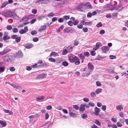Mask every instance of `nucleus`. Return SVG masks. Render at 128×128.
Segmentation results:
<instances>
[{
    "mask_svg": "<svg viewBox=\"0 0 128 128\" xmlns=\"http://www.w3.org/2000/svg\"><path fill=\"white\" fill-rule=\"evenodd\" d=\"M68 60L71 63L75 62V60L77 59V57L74 54H70L68 56Z\"/></svg>",
    "mask_w": 128,
    "mask_h": 128,
    "instance_id": "obj_1",
    "label": "nucleus"
},
{
    "mask_svg": "<svg viewBox=\"0 0 128 128\" xmlns=\"http://www.w3.org/2000/svg\"><path fill=\"white\" fill-rule=\"evenodd\" d=\"M74 29L71 27L66 28L64 30V32L66 33H72L74 32Z\"/></svg>",
    "mask_w": 128,
    "mask_h": 128,
    "instance_id": "obj_2",
    "label": "nucleus"
},
{
    "mask_svg": "<svg viewBox=\"0 0 128 128\" xmlns=\"http://www.w3.org/2000/svg\"><path fill=\"white\" fill-rule=\"evenodd\" d=\"M112 5L110 4H108L105 5L104 7L103 10H112Z\"/></svg>",
    "mask_w": 128,
    "mask_h": 128,
    "instance_id": "obj_3",
    "label": "nucleus"
},
{
    "mask_svg": "<svg viewBox=\"0 0 128 128\" xmlns=\"http://www.w3.org/2000/svg\"><path fill=\"white\" fill-rule=\"evenodd\" d=\"M28 31V28L27 26L24 27V29H21L19 31V33L21 34L25 33Z\"/></svg>",
    "mask_w": 128,
    "mask_h": 128,
    "instance_id": "obj_4",
    "label": "nucleus"
},
{
    "mask_svg": "<svg viewBox=\"0 0 128 128\" xmlns=\"http://www.w3.org/2000/svg\"><path fill=\"white\" fill-rule=\"evenodd\" d=\"M10 51V50L8 49H4L2 51L0 52V55L2 56L6 54L9 51Z\"/></svg>",
    "mask_w": 128,
    "mask_h": 128,
    "instance_id": "obj_5",
    "label": "nucleus"
},
{
    "mask_svg": "<svg viewBox=\"0 0 128 128\" xmlns=\"http://www.w3.org/2000/svg\"><path fill=\"white\" fill-rule=\"evenodd\" d=\"M102 51L104 53H106V52L109 50V48L107 46H104L101 48Z\"/></svg>",
    "mask_w": 128,
    "mask_h": 128,
    "instance_id": "obj_6",
    "label": "nucleus"
},
{
    "mask_svg": "<svg viewBox=\"0 0 128 128\" xmlns=\"http://www.w3.org/2000/svg\"><path fill=\"white\" fill-rule=\"evenodd\" d=\"M94 110L95 112H94V114L96 116L98 115L100 111V109L96 107L94 108Z\"/></svg>",
    "mask_w": 128,
    "mask_h": 128,
    "instance_id": "obj_7",
    "label": "nucleus"
},
{
    "mask_svg": "<svg viewBox=\"0 0 128 128\" xmlns=\"http://www.w3.org/2000/svg\"><path fill=\"white\" fill-rule=\"evenodd\" d=\"M46 76V75L44 74H42L38 75L37 78L38 79H41L45 78Z\"/></svg>",
    "mask_w": 128,
    "mask_h": 128,
    "instance_id": "obj_8",
    "label": "nucleus"
},
{
    "mask_svg": "<svg viewBox=\"0 0 128 128\" xmlns=\"http://www.w3.org/2000/svg\"><path fill=\"white\" fill-rule=\"evenodd\" d=\"M88 68L90 70H93L94 68V66L92 64L90 63H88Z\"/></svg>",
    "mask_w": 128,
    "mask_h": 128,
    "instance_id": "obj_9",
    "label": "nucleus"
},
{
    "mask_svg": "<svg viewBox=\"0 0 128 128\" xmlns=\"http://www.w3.org/2000/svg\"><path fill=\"white\" fill-rule=\"evenodd\" d=\"M102 45L101 43L100 42H97L96 44V47H95V48H93L94 50H98L100 46H102Z\"/></svg>",
    "mask_w": 128,
    "mask_h": 128,
    "instance_id": "obj_10",
    "label": "nucleus"
},
{
    "mask_svg": "<svg viewBox=\"0 0 128 128\" xmlns=\"http://www.w3.org/2000/svg\"><path fill=\"white\" fill-rule=\"evenodd\" d=\"M22 20H24V23L20 25V27L23 26L24 25L27 24L29 23L28 20L26 19L24 20V19H22Z\"/></svg>",
    "mask_w": 128,
    "mask_h": 128,
    "instance_id": "obj_11",
    "label": "nucleus"
},
{
    "mask_svg": "<svg viewBox=\"0 0 128 128\" xmlns=\"http://www.w3.org/2000/svg\"><path fill=\"white\" fill-rule=\"evenodd\" d=\"M46 28V25H43L40 28H39L38 30L39 32H41L43 30H45Z\"/></svg>",
    "mask_w": 128,
    "mask_h": 128,
    "instance_id": "obj_12",
    "label": "nucleus"
},
{
    "mask_svg": "<svg viewBox=\"0 0 128 128\" xmlns=\"http://www.w3.org/2000/svg\"><path fill=\"white\" fill-rule=\"evenodd\" d=\"M33 46V45L32 44L28 43L26 44L25 47L26 48L29 49L32 48Z\"/></svg>",
    "mask_w": 128,
    "mask_h": 128,
    "instance_id": "obj_13",
    "label": "nucleus"
},
{
    "mask_svg": "<svg viewBox=\"0 0 128 128\" xmlns=\"http://www.w3.org/2000/svg\"><path fill=\"white\" fill-rule=\"evenodd\" d=\"M74 48L73 46H68L67 48V50L68 52H71L73 51Z\"/></svg>",
    "mask_w": 128,
    "mask_h": 128,
    "instance_id": "obj_14",
    "label": "nucleus"
},
{
    "mask_svg": "<svg viewBox=\"0 0 128 128\" xmlns=\"http://www.w3.org/2000/svg\"><path fill=\"white\" fill-rule=\"evenodd\" d=\"M84 104H82L80 105V111L83 112L85 110Z\"/></svg>",
    "mask_w": 128,
    "mask_h": 128,
    "instance_id": "obj_15",
    "label": "nucleus"
},
{
    "mask_svg": "<svg viewBox=\"0 0 128 128\" xmlns=\"http://www.w3.org/2000/svg\"><path fill=\"white\" fill-rule=\"evenodd\" d=\"M116 109L118 110L121 111L123 110V108L122 105H120L116 107Z\"/></svg>",
    "mask_w": 128,
    "mask_h": 128,
    "instance_id": "obj_16",
    "label": "nucleus"
},
{
    "mask_svg": "<svg viewBox=\"0 0 128 128\" xmlns=\"http://www.w3.org/2000/svg\"><path fill=\"white\" fill-rule=\"evenodd\" d=\"M44 97L43 96H40L36 98V100L37 101H39L42 100L44 99Z\"/></svg>",
    "mask_w": 128,
    "mask_h": 128,
    "instance_id": "obj_17",
    "label": "nucleus"
},
{
    "mask_svg": "<svg viewBox=\"0 0 128 128\" xmlns=\"http://www.w3.org/2000/svg\"><path fill=\"white\" fill-rule=\"evenodd\" d=\"M52 56H58V54L57 53H56V52H52L51 53L50 56L51 57Z\"/></svg>",
    "mask_w": 128,
    "mask_h": 128,
    "instance_id": "obj_18",
    "label": "nucleus"
},
{
    "mask_svg": "<svg viewBox=\"0 0 128 128\" xmlns=\"http://www.w3.org/2000/svg\"><path fill=\"white\" fill-rule=\"evenodd\" d=\"M0 124L4 127L6 125V122L3 120H0Z\"/></svg>",
    "mask_w": 128,
    "mask_h": 128,
    "instance_id": "obj_19",
    "label": "nucleus"
},
{
    "mask_svg": "<svg viewBox=\"0 0 128 128\" xmlns=\"http://www.w3.org/2000/svg\"><path fill=\"white\" fill-rule=\"evenodd\" d=\"M102 91V89L98 88L96 90L95 92L97 94H98L100 93Z\"/></svg>",
    "mask_w": 128,
    "mask_h": 128,
    "instance_id": "obj_20",
    "label": "nucleus"
},
{
    "mask_svg": "<svg viewBox=\"0 0 128 128\" xmlns=\"http://www.w3.org/2000/svg\"><path fill=\"white\" fill-rule=\"evenodd\" d=\"M69 114L72 117H75L77 116V114H76L72 112L69 113Z\"/></svg>",
    "mask_w": 128,
    "mask_h": 128,
    "instance_id": "obj_21",
    "label": "nucleus"
},
{
    "mask_svg": "<svg viewBox=\"0 0 128 128\" xmlns=\"http://www.w3.org/2000/svg\"><path fill=\"white\" fill-rule=\"evenodd\" d=\"M8 4V3L7 1L4 2L2 5L1 8H2L5 7V6Z\"/></svg>",
    "mask_w": 128,
    "mask_h": 128,
    "instance_id": "obj_22",
    "label": "nucleus"
},
{
    "mask_svg": "<svg viewBox=\"0 0 128 128\" xmlns=\"http://www.w3.org/2000/svg\"><path fill=\"white\" fill-rule=\"evenodd\" d=\"M80 60L78 59V58L77 57V59L76 60H75V64L76 65H79L80 63Z\"/></svg>",
    "mask_w": 128,
    "mask_h": 128,
    "instance_id": "obj_23",
    "label": "nucleus"
},
{
    "mask_svg": "<svg viewBox=\"0 0 128 128\" xmlns=\"http://www.w3.org/2000/svg\"><path fill=\"white\" fill-rule=\"evenodd\" d=\"M86 6H87L88 8L91 9L92 8V7L90 3L88 2L87 3L86 5Z\"/></svg>",
    "mask_w": 128,
    "mask_h": 128,
    "instance_id": "obj_24",
    "label": "nucleus"
},
{
    "mask_svg": "<svg viewBox=\"0 0 128 128\" xmlns=\"http://www.w3.org/2000/svg\"><path fill=\"white\" fill-rule=\"evenodd\" d=\"M21 37L20 36H19L16 39L15 41L17 43H18L20 42L21 40Z\"/></svg>",
    "mask_w": 128,
    "mask_h": 128,
    "instance_id": "obj_25",
    "label": "nucleus"
},
{
    "mask_svg": "<svg viewBox=\"0 0 128 128\" xmlns=\"http://www.w3.org/2000/svg\"><path fill=\"white\" fill-rule=\"evenodd\" d=\"M68 52L66 49H64L62 52V54L63 55H66Z\"/></svg>",
    "mask_w": 128,
    "mask_h": 128,
    "instance_id": "obj_26",
    "label": "nucleus"
},
{
    "mask_svg": "<svg viewBox=\"0 0 128 128\" xmlns=\"http://www.w3.org/2000/svg\"><path fill=\"white\" fill-rule=\"evenodd\" d=\"M78 56L81 60H84L85 58V56L82 55V54H79Z\"/></svg>",
    "mask_w": 128,
    "mask_h": 128,
    "instance_id": "obj_27",
    "label": "nucleus"
},
{
    "mask_svg": "<svg viewBox=\"0 0 128 128\" xmlns=\"http://www.w3.org/2000/svg\"><path fill=\"white\" fill-rule=\"evenodd\" d=\"M92 22H86L84 25L91 26L92 25Z\"/></svg>",
    "mask_w": 128,
    "mask_h": 128,
    "instance_id": "obj_28",
    "label": "nucleus"
},
{
    "mask_svg": "<svg viewBox=\"0 0 128 128\" xmlns=\"http://www.w3.org/2000/svg\"><path fill=\"white\" fill-rule=\"evenodd\" d=\"M9 84L11 86H12L14 88H20V87L19 86H16V85H14L12 84H10V83Z\"/></svg>",
    "mask_w": 128,
    "mask_h": 128,
    "instance_id": "obj_29",
    "label": "nucleus"
},
{
    "mask_svg": "<svg viewBox=\"0 0 128 128\" xmlns=\"http://www.w3.org/2000/svg\"><path fill=\"white\" fill-rule=\"evenodd\" d=\"M10 38V36H4L3 37V40L4 41H6L8 40Z\"/></svg>",
    "mask_w": 128,
    "mask_h": 128,
    "instance_id": "obj_30",
    "label": "nucleus"
},
{
    "mask_svg": "<svg viewBox=\"0 0 128 128\" xmlns=\"http://www.w3.org/2000/svg\"><path fill=\"white\" fill-rule=\"evenodd\" d=\"M95 123L97 125L99 126H101V123L98 120H95Z\"/></svg>",
    "mask_w": 128,
    "mask_h": 128,
    "instance_id": "obj_31",
    "label": "nucleus"
},
{
    "mask_svg": "<svg viewBox=\"0 0 128 128\" xmlns=\"http://www.w3.org/2000/svg\"><path fill=\"white\" fill-rule=\"evenodd\" d=\"M79 43V41L77 40H76L74 41V46H77L78 44Z\"/></svg>",
    "mask_w": 128,
    "mask_h": 128,
    "instance_id": "obj_32",
    "label": "nucleus"
},
{
    "mask_svg": "<svg viewBox=\"0 0 128 128\" xmlns=\"http://www.w3.org/2000/svg\"><path fill=\"white\" fill-rule=\"evenodd\" d=\"M86 19H83L82 20L80 21V23L82 24H83L84 25V24H85V22H86Z\"/></svg>",
    "mask_w": 128,
    "mask_h": 128,
    "instance_id": "obj_33",
    "label": "nucleus"
},
{
    "mask_svg": "<svg viewBox=\"0 0 128 128\" xmlns=\"http://www.w3.org/2000/svg\"><path fill=\"white\" fill-rule=\"evenodd\" d=\"M48 60L52 62H56L55 59L54 58H49L48 59Z\"/></svg>",
    "mask_w": 128,
    "mask_h": 128,
    "instance_id": "obj_34",
    "label": "nucleus"
},
{
    "mask_svg": "<svg viewBox=\"0 0 128 128\" xmlns=\"http://www.w3.org/2000/svg\"><path fill=\"white\" fill-rule=\"evenodd\" d=\"M70 16H63L64 20H67L70 18Z\"/></svg>",
    "mask_w": 128,
    "mask_h": 128,
    "instance_id": "obj_35",
    "label": "nucleus"
},
{
    "mask_svg": "<svg viewBox=\"0 0 128 128\" xmlns=\"http://www.w3.org/2000/svg\"><path fill=\"white\" fill-rule=\"evenodd\" d=\"M83 25L82 24H79L77 26L78 28L81 29L83 28Z\"/></svg>",
    "mask_w": 128,
    "mask_h": 128,
    "instance_id": "obj_36",
    "label": "nucleus"
},
{
    "mask_svg": "<svg viewBox=\"0 0 128 128\" xmlns=\"http://www.w3.org/2000/svg\"><path fill=\"white\" fill-rule=\"evenodd\" d=\"M35 16L32 14H30L28 16L27 18L29 19H31L34 16Z\"/></svg>",
    "mask_w": 128,
    "mask_h": 128,
    "instance_id": "obj_37",
    "label": "nucleus"
},
{
    "mask_svg": "<svg viewBox=\"0 0 128 128\" xmlns=\"http://www.w3.org/2000/svg\"><path fill=\"white\" fill-rule=\"evenodd\" d=\"M6 28L8 30H11L12 29V27L10 25H8L6 27Z\"/></svg>",
    "mask_w": 128,
    "mask_h": 128,
    "instance_id": "obj_38",
    "label": "nucleus"
},
{
    "mask_svg": "<svg viewBox=\"0 0 128 128\" xmlns=\"http://www.w3.org/2000/svg\"><path fill=\"white\" fill-rule=\"evenodd\" d=\"M62 65L64 66H67L68 65V63L66 61H64L62 63Z\"/></svg>",
    "mask_w": 128,
    "mask_h": 128,
    "instance_id": "obj_39",
    "label": "nucleus"
},
{
    "mask_svg": "<svg viewBox=\"0 0 128 128\" xmlns=\"http://www.w3.org/2000/svg\"><path fill=\"white\" fill-rule=\"evenodd\" d=\"M96 86H101L102 85L100 82L98 81H96Z\"/></svg>",
    "mask_w": 128,
    "mask_h": 128,
    "instance_id": "obj_40",
    "label": "nucleus"
},
{
    "mask_svg": "<svg viewBox=\"0 0 128 128\" xmlns=\"http://www.w3.org/2000/svg\"><path fill=\"white\" fill-rule=\"evenodd\" d=\"M90 96L92 97H94L96 96V94L94 92H92L90 94Z\"/></svg>",
    "mask_w": 128,
    "mask_h": 128,
    "instance_id": "obj_41",
    "label": "nucleus"
},
{
    "mask_svg": "<svg viewBox=\"0 0 128 128\" xmlns=\"http://www.w3.org/2000/svg\"><path fill=\"white\" fill-rule=\"evenodd\" d=\"M31 34L33 36L36 34H37V32L35 30H33L31 32Z\"/></svg>",
    "mask_w": 128,
    "mask_h": 128,
    "instance_id": "obj_42",
    "label": "nucleus"
},
{
    "mask_svg": "<svg viewBox=\"0 0 128 128\" xmlns=\"http://www.w3.org/2000/svg\"><path fill=\"white\" fill-rule=\"evenodd\" d=\"M12 31L14 33H16L18 32V30L16 28H14L12 29Z\"/></svg>",
    "mask_w": 128,
    "mask_h": 128,
    "instance_id": "obj_43",
    "label": "nucleus"
},
{
    "mask_svg": "<svg viewBox=\"0 0 128 128\" xmlns=\"http://www.w3.org/2000/svg\"><path fill=\"white\" fill-rule=\"evenodd\" d=\"M68 24L70 26H72L73 24V23L71 20H70L68 22Z\"/></svg>",
    "mask_w": 128,
    "mask_h": 128,
    "instance_id": "obj_44",
    "label": "nucleus"
},
{
    "mask_svg": "<svg viewBox=\"0 0 128 128\" xmlns=\"http://www.w3.org/2000/svg\"><path fill=\"white\" fill-rule=\"evenodd\" d=\"M5 67L1 66L0 67V72H3L5 70Z\"/></svg>",
    "mask_w": 128,
    "mask_h": 128,
    "instance_id": "obj_45",
    "label": "nucleus"
},
{
    "mask_svg": "<svg viewBox=\"0 0 128 128\" xmlns=\"http://www.w3.org/2000/svg\"><path fill=\"white\" fill-rule=\"evenodd\" d=\"M49 117V115L48 113H46L45 116V118L46 120L48 119Z\"/></svg>",
    "mask_w": 128,
    "mask_h": 128,
    "instance_id": "obj_46",
    "label": "nucleus"
},
{
    "mask_svg": "<svg viewBox=\"0 0 128 128\" xmlns=\"http://www.w3.org/2000/svg\"><path fill=\"white\" fill-rule=\"evenodd\" d=\"M18 36L17 35H13L11 36L12 38L13 39H16L18 37Z\"/></svg>",
    "mask_w": 128,
    "mask_h": 128,
    "instance_id": "obj_47",
    "label": "nucleus"
},
{
    "mask_svg": "<svg viewBox=\"0 0 128 128\" xmlns=\"http://www.w3.org/2000/svg\"><path fill=\"white\" fill-rule=\"evenodd\" d=\"M73 24L74 25H77L79 23L78 21L76 20H74V21L73 22Z\"/></svg>",
    "mask_w": 128,
    "mask_h": 128,
    "instance_id": "obj_48",
    "label": "nucleus"
},
{
    "mask_svg": "<svg viewBox=\"0 0 128 128\" xmlns=\"http://www.w3.org/2000/svg\"><path fill=\"white\" fill-rule=\"evenodd\" d=\"M102 26V24L101 22L98 23L97 25L96 26L98 28H99Z\"/></svg>",
    "mask_w": 128,
    "mask_h": 128,
    "instance_id": "obj_49",
    "label": "nucleus"
},
{
    "mask_svg": "<svg viewBox=\"0 0 128 128\" xmlns=\"http://www.w3.org/2000/svg\"><path fill=\"white\" fill-rule=\"evenodd\" d=\"M116 124L118 127H121L122 126V123L120 122H118L116 123Z\"/></svg>",
    "mask_w": 128,
    "mask_h": 128,
    "instance_id": "obj_50",
    "label": "nucleus"
},
{
    "mask_svg": "<svg viewBox=\"0 0 128 128\" xmlns=\"http://www.w3.org/2000/svg\"><path fill=\"white\" fill-rule=\"evenodd\" d=\"M82 30L84 32H86L88 31V29L87 28L85 27L83 28Z\"/></svg>",
    "mask_w": 128,
    "mask_h": 128,
    "instance_id": "obj_51",
    "label": "nucleus"
},
{
    "mask_svg": "<svg viewBox=\"0 0 128 128\" xmlns=\"http://www.w3.org/2000/svg\"><path fill=\"white\" fill-rule=\"evenodd\" d=\"M64 21V19L63 18H59L58 20V21L59 22H62Z\"/></svg>",
    "mask_w": 128,
    "mask_h": 128,
    "instance_id": "obj_52",
    "label": "nucleus"
},
{
    "mask_svg": "<svg viewBox=\"0 0 128 128\" xmlns=\"http://www.w3.org/2000/svg\"><path fill=\"white\" fill-rule=\"evenodd\" d=\"M88 104L90 106H94L95 105V104L91 102H89L88 103Z\"/></svg>",
    "mask_w": 128,
    "mask_h": 128,
    "instance_id": "obj_53",
    "label": "nucleus"
},
{
    "mask_svg": "<svg viewBox=\"0 0 128 128\" xmlns=\"http://www.w3.org/2000/svg\"><path fill=\"white\" fill-rule=\"evenodd\" d=\"M46 108L48 110H51L52 109V107L51 105H49L46 106Z\"/></svg>",
    "mask_w": 128,
    "mask_h": 128,
    "instance_id": "obj_54",
    "label": "nucleus"
},
{
    "mask_svg": "<svg viewBox=\"0 0 128 128\" xmlns=\"http://www.w3.org/2000/svg\"><path fill=\"white\" fill-rule=\"evenodd\" d=\"M120 6H117L116 7H113V6L112 5V10H118L120 8Z\"/></svg>",
    "mask_w": 128,
    "mask_h": 128,
    "instance_id": "obj_55",
    "label": "nucleus"
},
{
    "mask_svg": "<svg viewBox=\"0 0 128 128\" xmlns=\"http://www.w3.org/2000/svg\"><path fill=\"white\" fill-rule=\"evenodd\" d=\"M36 21V19L35 18H34L32 20L30 21V23L31 24H33Z\"/></svg>",
    "mask_w": 128,
    "mask_h": 128,
    "instance_id": "obj_56",
    "label": "nucleus"
},
{
    "mask_svg": "<svg viewBox=\"0 0 128 128\" xmlns=\"http://www.w3.org/2000/svg\"><path fill=\"white\" fill-rule=\"evenodd\" d=\"M82 117L83 118H85L87 117V116L86 114H82Z\"/></svg>",
    "mask_w": 128,
    "mask_h": 128,
    "instance_id": "obj_57",
    "label": "nucleus"
},
{
    "mask_svg": "<svg viewBox=\"0 0 128 128\" xmlns=\"http://www.w3.org/2000/svg\"><path fill=\"white\" fill-rule=\"evenodd\" d=\"M73 108L75 109L76 110H78V106L76 105H74L73 106Z\"/></svg>",
    "mask_w": 128,
    "mask_h": 128,
    "instance_id": "obj_58",
    "label": "nucleus"
},
{
    "mask_svg": "<svg viewBox=\"0 0 128 128\" xmlns=\"http://www.w3.org/2000/svg\"><path fill=\"white\" fill-rule=\"evenodd\" d=\"M90 54L92 56H94L96 54V53L94 51H92L90 53Z\"/></svg>",
    "mask_w": 128,
    "mask_h": 128,
    "instance_id": "obj_59",
    "label": "nucleus"
},
{
    "mask_svg": "<svg viewBox=\"0 0 128 128\" xmlns=\"http://www.w3.org/2000/svg\"><path fill=\"white\" fill-rule=\"evenodd\" d=\"M83 100L84 102H88L89 101V98H84Z\"/></svg>",
    "mask_w": 128,
    "mask_h": 128,
    "instance_id": "obj_60",
    "label": "nucleus"
},
{
    "mask_svg": "<svg viewBox=\"0 0 128 128\" xmlns=\"http://www.w3.org/2000/svg\"><path fill=\"white\" fill-rule=\"evenodd\" d=\"M37 12V10L36 9H33L32 10V12L34 14H35Z\"/></svg>",
    "mask_w": 128,
    "mask_h": 128,
    "instance_id": "obj_61",
    "label": "nucleus"
},
{
    "mask_svg": "<svg viewBox=\"0 0 128 128\" xmlns=\"http://www.w3.org/2000/svg\"><path fill=\"white\" fill-rule=\"evenodd\" d=\"M38 40V38L35 37L33 39V41L35 42H36Z\"/></svg>",
    "mask_w": 128,
    "mask_h": 128,
    "instance_id": "obj_62",
    "label": "nucleus"
},
{
    "mask_svg": "<svg viewBox=\"0 0 128 128\" xmlns=\"http://www.w3.org/2000/svg\"><path fill=\"white\" fill-rule=\"evenodd\" d=\"M54 14L53 12H51L49 13L48 15V17L52 16H54Z\"/></svg>",
    "mask_w": 128,
    "mask_h": 128,
    "instance_id": "obj_63",
    "label": "nucleus"
},
{
    "mask_svg": "<svg viewBox=\"0 0 128 128\" xmlns=\"http://www.w3.org/2000/svg\"><path fill=\"white\" fill-rule=\"evenodd\" d=\"M44 18V16H40L38 17V20H42Z\"/></svg>",
    "mask_w": 128,
    "mask_h": 128,
    "instance_id": "obj_64",
    "label": "nucleus"
}]
</instances>
